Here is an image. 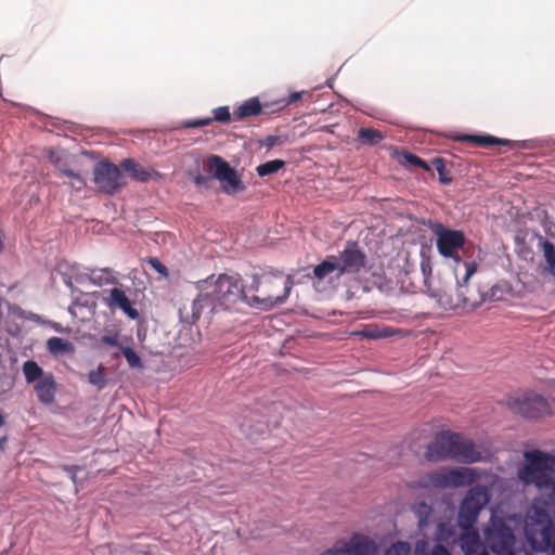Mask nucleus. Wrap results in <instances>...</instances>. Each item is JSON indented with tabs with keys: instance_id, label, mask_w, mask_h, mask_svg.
<instances>
[{
	"instance_id": "24",
	"label": "nucleus",
	"mask_w": 555,
	"mask_h": 555,
	"mask_svg": "<svg viewBox=\"0 0 555 555\" xmlns=\"http://www.w3.org/2000/svg\"><path fill=\"white\" fill-rule=\"evenodd\" d=\"M350 555H369L371 551V541L362 534H353L346 541Z\"/></svg>"
},
{
	"instance_id": "2",
	"label": "nucleus",
	"mask_w": 555,
	"mask_h": 555,
	"mask_svg": "<svg viewBox=\"0 0 555 555\" xmlns=\"http://www.w3.org/2000/svg\"><path fill=\"white\" fill-rule=\"evenodd\" d=\"M366 264V255L361 250L359 244L348 241L339 255H327L318 263L308 278L321 283L325 280H339L346 274H358Z\"/></svg>"
},
{
	"instance_id": "37",
	"label": "nucleus",
	"mask_w": 555,
	"mask_h": 555,
	"mask_svg": "<svg viewBox=\"0 0 555 555\" xmlns=\"http://www.w3.org/2000/svg\"><path fill=\"white\" fill-rule=\"evenodd\" d=\"M433 165L435 167V169L438 171L439 173V180L442 184H449L451 183L452 179L450 177H448L447 175V170H446V165H444V162L443 159L441 158H436L434 159L433 162Z\"/></svg>"
},
{
	"instance_id": "25",
	"label": "nucleus",
	"mask_w": 555,
	"mask_h": 555,
	"mask_svg": "<svg viewBox=\"0 0 555 555\" xmlns=\"http://www.w3.org/2000/svg\"><path fill=\"white\" fill-rule=\"evenodd\" d=\"M384 139V133L374 128H360L357 135V140L362 145L369 146L376 145L380 143Z\"/></svg>"
},
{
	"instance_id": "23",
	"label": "nucleus",
	"mask_w": 555,
	"mask_h": 555,
	"mask_svg": "<svg viewBox=\"0 0 555 555\" xmlns=\"http://www.w3.org/2000/svg\"><path fill=\"white\" fill-rule=\"evenodd\" d=\"M446 468L438 472H429L425 474L424 476L420 477L417 485L421 488H436V489H446L447 482H446Z\"/></svg>"
},
{
	"instance_id": "5",
	"label": "nucleus",
	"mask_w": 555,
	"mask_h": 555,
	"mask_svg": "<svg viewBox=\"0 0 555 555\" xmlns=\"http://www.w3.org/2000/svg\"><path fill=\"white\" fill-rule=\"evenodd\" d=\"M493 487L489 482L470 486L460 504L457 522L462 529L473 528L480 512L489 504Z\"/></svg>"
},
{
	"instance_id": "1",
	"label": "nucleus",
	"mask_w": 555,
	"mask_h": 555,
	"mask_svg": "<svg viewBox=\"0 0 555 555\" xmlns=\"http://www.w3.org/2000/svg\"><path fill=\"white\" fill-rule=\"evenodd\" d=\"M196 286L199 291L197 297L179 309L180 319L185 323H196L205 310L214 314L230 310L240 302L247 304L248 291L240 274L210 275L198 281Z\"/></svg>"
},
{
	"instance_id": "48",
	"label": "nucleus",
	"mask_w": 555,
	"mask_h": 555,
	"mask_svg": "<svg viewBox=\"0 0 555 555\" xmlns=\"http://www.w3.org/2000/svg\"><path fill=\"white\" fill-rule=\"evenodd\" d=\"M546 457L550 460V461H546L550 468H552V470H554V468H555V451L553 453H546Z\"/></svg>"
},
{
	"instance_id": "49",
	"label": "nucleus",
	"mask_w": 555,
	"mask_h": 555,
	"mask_svg": "<svg viewBox=\"0 0 555 555\" xmlns=\"http://www.w3.org/2000/svg\"><path fill=\"white\" fill-rule=\"evenodd\" d=\"M5 443H7V438L5 437L1 438L0 439V449L1 450H4Z\"/></svg>"
},
{
	"instance_id": "12",
	"label": "nucleus",
	"mask_w": 555,
	"mask_h": 555,
	"mask_svg": "<svg viewBox=\"0 0 555 555\" xmlns=\"http://www.w3.org/2000/svg\"><path fill=\"white\" fill-rule=\"evenodd\" d=\"M93 181L96 189L107 195L117 193L125 185L120 169L108 160H102L95 165Z\"/></svg>"
},
{
	"instance_id": "4",
	"label": "nucleus",
	"mask_w": 555,
	"mask_h": 555,
	"mask_svg": "<svg viewBox=\"0 0 555 555\" xmlns=\"http://www.w3.org/2000/svg\"><path fill=\"white\" fill-rule=\"evenodd\" d=\"M525 465L518 472V477L524 485H533L539 490H547L553 488L554 479L552 476V468H550L546 461V452L540 450L526 451Z\"/></svg>"
},
{
	"instance_id": "38",
	"label": "nucleus",
	"mask_w": 555,
	"mask_h": 555,
	"mask_svg": "<svg viewBox=\"0 0 555 555\" xmlns=\"http://www.w3.org/2000/svg\"><path fill=\"white\" fill-rule=\"evenodd\" d=\"M321 555H350L346 541H337L333 547L324 551Z\"/></svg>"
},
{
	"instance_id": "15",
	"label": "nucleus",
	"mask_w": 555,
	"mask_h": 555,
	"mask_svg": "<svg viewBox=\"0 0 555 555\" xmlns=\"http://www.w3.org/2000/svg\"><path fill=\"white\" fill-rule=\"evenodd\" d=\"M102 302L112 311L120 310L131 320L140 317L139 311L132 306V302L126 292L119 287L105 289L102 296Z\"/></svg>"
},
{
	"instance_id": "21",
	"label": "nucleus",
	"mask_w": 555,
	"mask_h": 555,
	"mask_svg": "<svg viewBox=\"0 0 555 555\" xmlns=\"http://www.w3.org/2000/svg\"><path fill=\"white\" fill-rule=\"evenodd\" d=\"M457 140L473 143L474 145H478V146H482V147H488L491 145H503V146L512 147L517 144L516 142H513L511 140L495 138L490 134H485V135L466 134V135L459 137Z\"/></svg>"
},
{
	"instance_id": "46",
	"label": "nucleus",
	"mask_w": 555,
	"mask_h": 555,
	"mask_svg": "<svg viewBox=\"0 0 555 555\" xmlns=\"http://www.w3.org/2000/svg\"><path fill=\"white\" fill-rule=\"evenodd\" d=\"M90 269L91 268H87L86 271H83V272L75 273V275H74L75 281L80 284L85 283L86 281H89L88 274H90Z\"/></svg>"
},
{
	"instance_id": "45",
	"label": "nucleus",
	"mask_w": 555,
	"mask_h": 555,
	"mask_svg": "<svg viewBox=\"0 0 555 555\" xmlns=\"http://www.w3.org/2000/svg\"><path fill=\"white\" fill-rule=\"evenodd\" d=\"M151 266L159 273L167 275V268L157 258L150 259Z\"/></svg>"
},
{
	"instance_id": "26",
	"label": "nucleus",
	"mask_w": 555,
	"mask_h": 555,
	"mask_svg": "<svg viewBox=\"0 0 555 555\" xmlns=\"http://www.w3.org/2000/svg\"><path fill=\"white\" fill-rule=\"evenodd\" d=\"M540 247L545 260V270L555 280V245L552 242L544 240L540 243Z\"/></svg>"
},
{
	"instance_id": "11",
	"label": "nucleus",
	"mask_w": 555,
	"mask_h": 555,
	"mask_svg": "<svg viewBox=\"0 0 555 555\" xmlns=\"http://www.w3.org/2000/svg\"><path fill=\"white\" fill-rule=\"evenodd\" d=\"M206 168L221 182L225 193L234 194L245 189L237 172L222 157L211 155L206 162Z\"/></svg>"
},
{
	"instance_id": "18",
	"label": "nucleus",
	"mask_w": 555,
	"mask_h": 555,
	"mask_svg": "<svg viewBox=\"0 0 555 555\" xmlns=\"http://www.w3.org/2000/svg\"><path fill=\"white\" fill-rule=\"evenodd\" d=\"M120 167L129 175V177L138 182L146 183L151 180H159L162 173L152 167H143L132 158H125L120 163Z\"/></svg>"
},
{
	"instance_id": "47",
	"label": "nucleus",
	"mask_w": 555,
	"mask_h": 555,
	"mask_svg": "<svg viewBox=\"0 0 555 555\" xmlns=\"http://www.w3.org/2000/svg\"><path fill=\"white\" fill-rule=\"evenodd\" d=\"M431 555H450L449 551L447 550V547H444L443 545H436L431 552Z\"/></svg>"
},
{
	"instance_id": "43",
	"label": "nucleus",
	"mask_w": 555,
	"mask_h": 555,
	"mask_svg": "<svg viewBox=\"0 0 555 555\" xmlns=\"http://www.w3.org/2000/svg\"><path fill=\"white\" fill-rule=\"evenodd\" d=\"M77 306H86V307H88V308L91 310L92 314H94V313H95V309H96V302H95V300H91V301H89V300L87 299V300L85 301V304H79L78 301L74 302V306H73V307H69V312H70L72 314H74V315H76L75 307H77Z\"/></svg>"
},
{
	"instance_id": "8",
	"label": "nucleus",
	"mask_w": 555,
	"mask_h": 555,
	"mask_svg": "<svg viewBox=\"0 0 555 555\" xmlns=\"http://www.w3.org/2000/svg\"><path fill=\"white\" fill-rule=\"evenodd\" d=\"M507 405L514 413L527 418H539L551 414L548 401L531 390H526L511 397Z\"/></svg>"
},
{
	"instance_id": "51",
	"label": "nucleus",
	"mask_w": 555,
	"mask_h": 555,
	"mask_svg": "<svg viewBox=\"0 0 555 555\" xmlns=\"http://www.w3.org/2000/svg\"><path fill=\"white\" fill-rule=\"evenodd\" d=\"M4 417L3 415L0 413V426H3L4 425Z\"/></svg>"
},
{
	"instance_id": "30",
	"label": "nucleus",
	"mask_w": 555,
	"mask_h": 555,
	"mask_svg": "<svg viewBox=\"0 0 555 555\" xmlns=\"http://www.w3.org/2000/svg\"><path fill=\"white\" fill-rule=\"evenodd\" d=\"M88 380L99 390L105 388L107 385V379L105 377V366L100 364L96 370L90 371L88 374Z\"/></svg>"
},
{
	"instance_id": "41",
	"label": "nucleus",
	"mask_w": 555,
	"mask_h": 555,
	"mask_svg": "<svg viewBox=\"0 0 555 555\" xmlns=\"http://www.w3.org/2000/svg\"><path fill=\"white\" fill-rule=\"evenodd\" d=\"M464 544L467 546V552L476 551L474 547L479 546V537L477 533L467 534L464 540Z\"/></svg>"
},
{
	"instance_id": "33",
	"label": "nucleus",
	"mask_w": 555,
	"mask_h": 555,
	"mask_svg": "<svg viewBox=\"0 0 555 555\" xmlns=\"http://www.w3.org/2000/svg\"><path fill=\"white\" fill-rule=\"evenodd\" d=\"M305 92H293L286 99H282L272 103L273 109L281 111L282 108L299 101Z\"/></svg>"
},
{
	"instance_id": "10",
	"label": "nucleus",
	"mask_w": 555,
	"mask_h": 555,
	"mask_svg": "<svg viewBox=\"0 0 555 555\" xmlns=\"http://www.w3.org/2000/svg\"><path fill=\"white\" fill-rule=\"evenodd\" d=\"M429 228L437 237L436 245L439 254L460 263L459 251L463 249L465 244L464 233L460 230L447 229L441 222H431Z\"/></svg>"
},
{
	"instance_id": "29",
	"label": "nucleus",
	"mask_w": 555,
	"mask_h": 555,
	"mask_svg": "<svg viewBox=\"0 0 555 555\" xmlns=\"http://www.w3.org/2000/svg\"><path fill=\"white\" fill-rule=\"evenodd\" d=\"M392 330L389 327L379 328L375 325H366L363 330L358 331L354 335L362 336L370 339L385 338L392 335Z\"/></svg>"
},
{
	"instance_id": "36",
	"label": "nucleus",
	"mask_w": 555,
	"mask_h": 555,
	"mask_svg": "<svg viewBox=\"0 0 555 555\" xmlns=\"http://www.w3.org/2000/svg\"><path fill=\"white\" fill-rule=\"evenodd\" d=\"M403 159H404L405 163H408V164H410L412 166L423 168L426 171H430L431 170L430 166L424 159H422L421 157H418L415 154L406 152V153L403 154Z\"/></svg>"
},
{
	"instance_id": "20",
	"label": "nucleus",
	"mask_w": 555,
	"mask_h": 555,
	"mask_svg": "<svg viewBox=\"0 0 555 555\" xmlns=\"http://www.w3.org/2000/svg\"><path fill=\"white\" fill-rule=\"evenodd\" d=\"M89 282L95 286H104V285H118L119 278L117 276V272H115L112 268H93L90 269Z\"/></svg>"
},
{
	"instance_id": "42",
	"label": "nucleus",
	"mask_w": 555,
	"mask_h": 555,
	"mask_svg": "<svg viewBox=\"0 0 555 555\" xmlns=\"http://www.w3.org/2000/svg\"><path fill=\"white\" fill-rule=\"evenodd\" d=\"M212 122V119L210 117L208 118H199V119H193L189 120L184 124V127L186 128H199L207 126Z\"/></svg>"
},
{
	"instance_id": "44",
	"label": "nucleus",
	"mask_w": 555,
	"mask_h": 555,
	"mask_svg": "<svg viewBox=\"0 0 555 555\" xmlns=\"http://www.w3.org/2000/svg\"><path fill=\"white\" fill-rule=\"evenodd\" d=\"M102 343L103 344H106V345H109V346H114V347H118L120 349V347H122L120 344H119V337L117 334L115 335H104L102 338H101Z\"/></svg>"
},
{
	"instance_id": "19",
	"label": "nucleus",
	"mask_w": 555,
	"mask_h": 555,
	"mask_svg": "<svg viewBox=\"0 0 555 555\" xmlns=\"http://www.w3.org/2000/svg\"><path fill=\"white\" fill-rule=\"evenodd\" d=\"M35 392L38 400L43 404H51L55 399L56 383L51 373L35 384Z\"/></svg>"
},
{
	"instance_id": "14",
	"label": "nucleus",
	"mask_w": 555,
	"mask_h": 555,
	"mask_svg": "<svg viewBox=\"0 0 555 555\" xmlns=\"http://www.w3.org/2000/svg\"><path fill=\"white\" fill-rule=\"evenodd\" d=\"M456 433L441 430L436 434L434 440L428 443L425 457L429 462L451 460L454 449Z\"/></svg>"
},
{
	"instance_id": "34",
	"label": "nucleus",
	"mask_w": 555,
	"mask_h": 555,
	"mask_svg": "<svg viewBox=\"0 0 555 555\" xmlns=\"http://www.w3.org/2000/svg\"><path fill=\"white\" fill-rule=\"evenodd\" d=\"M214 117L212 120L228 124L233 120V113H230V109L228 106H219L212 111Z\"/></svg>"
},
{
	"instance_id": "52",
	"label": "nucleus",
	"mask_w": 555,
	"mask_h": 555,
	"mask_svg": "<svg viewBox=\"0 0 555 555\" xmlns=\"http://www.w3.org/2000/svg\"><path fill=\"white\" fill-rule=\"evenodd\" d=\"M3 248V243L2 241L0 240V250Z\"/></svg>"
},
{
	"instance_id": "16",
	"label": "nucleus",
	"mask_w": 555,
	"mask_h": 555,
	"mask_svg": "<svg viewBox=\"0 0 555 555\" xmlns=\"http://www.w3.org/2000/svg\"><path fill=\"white\" fill-rule=\"evenodd\" d=\"M481 460L482 453L477 448L474 440L467 438L463 434L456 433L451 461L462 464H473L480 462Z\"/></svg>"
},
{
	"instance_id": "27",
	"label": "nucleus",
	"mask_w": 555,
	"mask_h": 555,
	"mask_svg": "<svg viewBox=\"0 0 555 555\" xmlns=\"http://www.w3.org/2000/svg\"><path fill=\"white\" fill-rule=\"evenodd\" d=\"M23 373L28 384L37 383L41 378L47 377V373L38 365L37 362L28 360L23 364Z\"/></svg>"
},
{
	"instance_id": "39",
	"label": "nucleus",
	"mask_w": 555,
	"mask_h": 555,
	"mask_svg": "<svg viewBox=\"0 0 555 555\" xmlns=\"http://www.w3.org/2000/svg\"><path fill=\"white\" fill-rule=\"evenodd\" d=\"M283 143L284 139L280 135H268L260 141V145L264 146L267 150H271L272 147Z\"/></svg>"
},
{
	"instance_id": "31",
	"label": "nucleus",
	"mask_w": 555,
	"mask_h": 555,
	"mask_svg": "<svg viewBox=\"0 0 555 555\" xmlns=\"http://www.w3.org/2000/svg\"><path fill=\"white\" fill-rule=\"evenodd\" d=\"M284 166H285L284 160L273 159V160H269V162H266V163L257 166L256 171H257L258 176L266 177V176L278 172Z\"/></svg>"
},
{
	"instance_id": "22",
	"label": "nucleus",
	"mask_w": 555,
	"mask_h": 555,
	"mask_svg": "<svg viewBox=\"0 0 555 555\" xmlns=\"http://www.w3.org/2000/svg\"><path fill=\"white\" fill-rule=\"evenodd\" d=\"M49 159L60 170L61 173L74 180L72 183L73 186H75L77 190H81L85 186V181L80 175L69 169L59 153L51 151L49 154Z\"/></svg>"
},
{
	"instance_id": "13",
	"label": "nucleus",
	"mask_w": 555,
	"mask_h": 555,
	"mask_svg": "<svg viewBox=\"0 0 555 555\" xmlns=\"http://www.w3.org/2000/svg\"><path fill=\"white\" fill-rule=\"evenodd\" d=\"M486 543L495 555H515V537L503 521H493L485 532Z\"/></svg>"
},
{
	"instance_id": "32",
	"label": "nucleus",
	"mask_w": 555,
	"mask_h": 555,
	"mask_svg": "<svg viewBox=\"0 0 555 555\" xmlns=\"http://www.w3.org/2000/svg\"><path fill=\"white\" fill-rule=\"evenodd\" d=\"M120 352L126 358L128 365L131 369H142L143 363L141 358L138 356V353L131 349L130 347H120Z\"/></svg>"
},
{
	"instance_id": "9",
	"label": "nucleus",
	"mask_w": 555,
	"mask_h": 555,
	"mask_svg": "<svg viewBox=\"0 0 555 555\" xmlns=\"http://www.w3.org/2000/svg\"><path fill=\"white\" fill-rule=\"evenodd\" d=\"M446 473L447 488L470 487L480 480L489 482L490 486H495L500 480L496 474L478 467H448Z\"/></svg>"
},
{
	"instance_id": "7",
	"label": "nucleus",
	"mask_w": 555,
	"mask_h": 555,
	"mask_svg": "<svg viewBox=\"0 0 555 555\" xmlns=\"http://www.w3.org/2000/svg\"><path fill=\"white\" fill-rule=\"evenodd\" d=\"M464 275L462 278L456 276V293L459 297L456 306H461L464 309H476L486 300H499L501 298V296L498 295V286L491 287L490 293L487 294L469 289L467 283L470 276L476 272L477 264L475 261L464 262Z\"/></svg>"
},
{
	"instance_id": "17",
	"label": "nucleus",
	"mask_w": 555,
	"mask_h": 555,
	"mask_svg": "<svg viewBox=\"0 0 555 555\" xmlns=\"http://www.w3.org/2000/svg\"><path fill=\"white\" fill-rule=\"evenodd\" d=\"M274 112L272 103H261L257 96L247 99L233 111V120L241 121Z\"/></svg>"
},
{
	"instance_id": "6",
	"label": "nucleus",
	"mask_w": 555,
	"mask_h": 555,
	"mask_svg": "<svg viewBox=\"0 0 555 555\" xmlns=\"http://www.w3.org/2000/svg\"><path fill=\"white\" fill-rule=\"evenodd\" d=\"M537 524H532L533 517L529 516L525 531L528 540L535 551H542L555 555V524L543 509H534Z\"/></svg>"
},
{
	"instance_id": "28",
	"label": "nucleus",
	"mask_w": 555,
	"mask_h": 555,
	"mask_svg": "<svg viewBox=\"0 0 555 555\" xmlns=\"http://www.w3.org/2000/svg\"><path fill=\"white\" fill-rule=\"evenodd\" d=\"M47 348L50 353L57 356L62 353H69L74 350V346L68 340L61 337H51L47 341Z\"/></svg>"
},
{
	"instance_id": "35",
	"label": "nucleus",
	"mask_w": 555,
	"mask_h": 555,
	"mask_svg": "<svg viewBox=\"0 0 555 555\" xmlns=\"http://www.w3.org/2000/svg\"><path fill=\"white\" fill-rule=\"evenodd\" d=\"M411 546L408 542H396L385 553V555H410Z\"/></svg>"
},
{
	"instance_id": "3",
	"label": "nucleus",
	"mask_w": 555,
	"mask_h": 555,
	"mask_svg": "<svg viewBox=\"0 0 555 555\" xmlns=\"http://www.w3.org/2000/svg\"><path fill=\"white\" fill-rule=\"evenodd\" d=\"M292 284L289 276L283 279L281 275L254 274L248 292L256 294L248 295L247 305L261 310L282 305L289 296Z\"/></svg>"
},
{
	"instance_id": "50",
	"label": "nucleus",
	"mask_w": 555,
	"mask_h": 555,
	"mask_svg": "<svg viewBox=\"0 0 555 555\" xmlns=\"http://www.w3.org/2000/svg\"><path fill=\"white\" fill-rule=\"evenodd\" d=\"M90 296H92L94 299L98 298L100 296V293L99 292H93L90 294Z\"/></svg>"
},
{
	"instance_id": "40",
	"label": "nucleus",
	"mask_w": 555,
	"mask_h": 555,
	"mask_svg": "<svg viewBox=\"0 0 555 555\" xmlns=\"http://www.w3.org/2000/svg\"><path fill=\"white\" fill-rule=\"evenodd\" d=\"M416 513L420 516V526H424L427 522V517L431 513V507L428 504L424 503V502L420 503L417 508H416Z\"/></svg>"
}]
</instances>
